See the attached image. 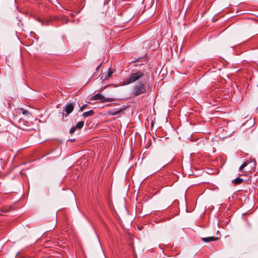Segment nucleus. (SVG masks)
I'll return each instance as SVG.
<instances>
[{"instance_id": "6e6552de", "label": "nucleus", "mask_w": 258, "mask_h": 258, "mask_svg": "<svg viewBox=\"0 0 258 258\" xmlns=\"http://www.w3.org/2000/svg\"><path fill=\"white\" fill-rule=\"evenodd\" d=\"M218 239V238L216 237H208L202 238V240L205 242H209L212 241H216Z\"/></svg>"}, {"instance_id": "1a4fd4ad", "label": "nucleus", "mask_w": 258, "mask_h": 258, "mask_svg": "<svg viewBox=\"0 0 258 258\" xmlns=\"http://www.w3.org/2000/svg\"><path fill=\"white\" fill-rule=\"evenodd\" d=\"M94 113V112L93 110H90L88 111H86L83 113L82 115L83 117H87L89 116H91L93 115Z\"/></svg>"}, {"instance_id": "423d86ee", "label": "nucleus", "mask_w": 258, "mask_h": 258, "mask_svg": "<svg viewBox=\"0 0 258 258\" xmlns=\"http://www.w3.org/2000/svg\"><path fill=\"white\" fill-rule=\"evenodd\" d=\"M125 109V108H120L119 109H112L109 110L108 111V114L110 115H115L117 114H120L122 113L123 110Z\"/></svg>"}, {"instance_id": "9d476101", "label": "nucleus", "mask_w": 258, "mask_h": 258, "mask_svg": "<svg viewBox=\"0 0 258 258\" xmlns=\"http://www.w3.org/2000/svg\"><path fill=\"white\" fill-rule=\"evenodd\" d=\"M243 180L242 178H240V177H237L233 180V183L235 184H241L243 182Z\"/></svg>"}, {"instance_id": "39448f33", "label": "nucleus", "mask_w": 258, "mask_h": 258, "mask_svg": "<svg viewBox=\"0 0 258 258\" xmlns=\"http://www.w3.org/2000/svg\"><path fill=\"white\" fill-rule=\"evenodd\" d=\"M92 100H100L102 102H107V101H112L113 100L112 98H105L103 95H102L101 94L98 93L96 95H94L92 97Z\"/></svg>"}, {"instance_id": "dca6fc26", "label": "nucleus", "mask_w": 258, "mask_h": 258, "mask_svg": "<svg viewBox=\"0 0 258 258\" xmlns=\"http://www.w3.org/2000/svg\"><path fill=\"white\" fill-rule=\"evenodd\" d=\"M102 63L100 64L97 68H96V70H98L99 68L100 67Z\"/></svg>"}, {"instance_id": "20e7f679", "label": "nucleus", "mask_w": 258, "mask_h": 258, "mask_svg": "<svg viewBox=\"0 0 258 258\" xmlns=\"http://www.w3.org/2000/svg\"><path fill=\"white\" fill-rule=\"evenodd\" d=\"M31 123L28 121H25L23 119H20L18 123L19 127L22 130L25 131H31L35 129L31 127Z\"/></svg>"}, {"instance_id": "9b49d317", "label": "nucleus", "mask_w": 258, "mask_h": 258, "mask_svg": "<svg viewBox=\"0 0 258 258\" xmlns=\"http://www.w3.org/2000/svg\"><path fill=\"white\" fill-rule=\"evenodd\" d=\"M84 124V121H81L78 122L77 123L75 127H76V128L81 129L83 127Z\"/></svg>"}, {"instance_id": "ddd939ff", "label": "nucleus", "mask_w": 258, "mask_h": 258, "mask_svg": "<svg viewBox=\"0 0 258 258\" xmlns=\"http://www.w3.org/2000/svg\"><path fill=\"white\" fill-rule=\"evenodd\" d=\"M112 73H113V72L111 71V70L110 69H109V71L108 72L107 76H106V77H107V78L111 77Z\"/></svg>"}, {"instance_id": "f03ea898", "label": "nucleus", "mask_w": 258, "mask_h": 258, "mask_svg": "<svg viewBox=\"0 0 258 258\" xmlns=\"http://www.w3.org/2000/svg\"><path fill=\"white\" fill-rule=\"evenodd\" d=\"M145 76L144 73L141 71H138L136 73H132L124 81V84L128 85L133 83L136 81L142 78Z\"/></svg>"}, {"instance_id": "4468645a", "label": "nucleus", "mask_w": 258, "mask_h": 258, "mask_svg": "<svg viewBox=\"0 0 258 258\" xmlns=\"http://www.w3.org/2000/svg\"><path fill=\"white\" fill-rule=\"evenodd\" d=\"M76 127L75 126H74L73 127L71 128V130H70V133L71 134H73V133H74L76 130Z\"/></svg>"}, {"instance_id": "f3484780", "label": "nucleus", "mask_w": 258, "mask_h": 258, "mask_svg": "<svg viewBox=\"0 0 258 258\" xmlns=\"http://www.w3.org/2000/svg\"><path fill=\"white\" fill-rule=\"evenodd\" d=\"M65 21H66V23H68V21H69V20L68 19L66 18L65 19Z\"/></svg>"}, {"instance_id": "f257e3e1", "label": "nucleus", "mask_w": 258, "mask_h": 258, "mask_svg": "<svg viewBox=\"0 0 258 258\" xmlns=\"http://www.w3.org/2000/svg\"><path fill=\"white\" fill-rule=\"evenodd\" d=\"M256 162L255 160L250 159L249 161L244 162L239 167V171L241 172H250L255 170Z\"/></svg>"}, {"instance_id": "2eb2a0df", "label": "nucleus", "mask_w": 258, "mask_h": 258, "mask_svg": "<svg viewBox=\"0 0 258 258\" xmlns=\"http://www.w3.org/2000/svg\"><path fill=\"white\" fill-rule=\"evenodd\" d=\"M85 106H86V105H83L82 107H81V108L80 109V111H82L84 110V109L85 108Z\"/></svg>"}, {"instance_id": "f8f14e48", "label": "nucleus", "mask_w": 258, "mask_h": 258, "mask_svg": "<svg viewBox=\"0 0 258 258\" xmlns=\"http://www.w3.org/2000/svg\"><path fill=\"white\" fill-rule=\"evenodd\" d=\"M20 110L21 111L22 113L24 115H27V114L30 115V113H29L27 110H26L22 108H20Z\"/></svg>"}, {"instance_id": "7ed1b4c3", "label": "nucleus", "mask_w": 258, "mask_h": 258, "mask_svg": "<svg viewBox=\"0 0 258 258\" xmlns=\"http://www.w3.org/2000/svg\"><path fill=\"white\" fill-rule=\"evenodd\" d=\"M146 88L145 84L139 82L135 84L133 88L132 94L136 96H139L146 92Z\"/></svg>"}, {"instance_id": "0eeeda50", "label": "nucleus", "mask_w": 258, "mask_h": 258, "mask_svg": "<svg viewBox=\"0 0 258 258\" xmlns=\"http://www.w3.org/2000/svg\"><path fill=\"white\" fill-rule=\"evenodd\" d=\"M74 106L73 103H69L67 104L64 108V111L66 112L64 115L67 117L74 110Z\"/></svg>"}]
</instances>
